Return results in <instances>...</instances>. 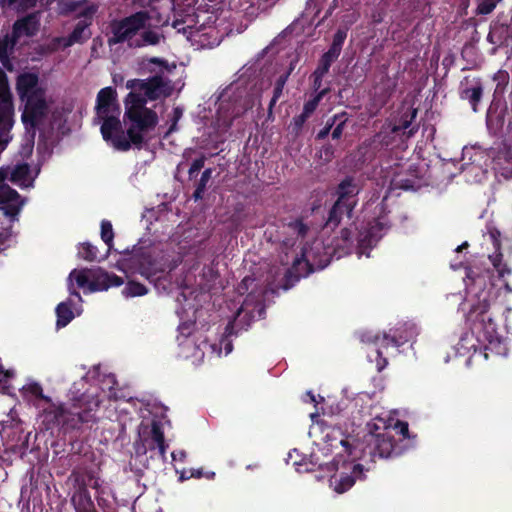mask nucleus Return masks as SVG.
Instances as JSON below:
<instances>
[{"instance_id":"1","label":"nucleus","mask_w":512,"mask_h":512,"mask_svg":"<svg viewBox=\"0 0 512 512\" xmlns=\"http://www.w3.org/2000/svg\"><path fill=\"white\" fill-rule=\"evenodd\" d=\"M170 67L160 58L143 60L142 69L154 75L148 79H132L126 82L130 90L124 100V123L120 121L121 109L117 102L116 90L105 87L98 92L96 99V121L101 124L103 139L116 150L126 151L132 146L140 147L157 124V115L145 107L148 100H157L172 94L174 87L168 74Z\"/></svg>"},{"instance_id":"2","label":"nucleus","mask_w":512,"mask_h":512,"mask_svg":"<svg viewBox=\"0 0 512 512\" xmlns=\"http://www.w3.org/2000/svg\"><path fill=\"white\" fill-rule=\"evenodd\" d=\"M392 419L386 420L384 417L374 418L372 423L368 424L369 433L365 435L364 446L359 440L348 437H334V443L331 444L337 452L334 457L335 473L330 475V487L341 494L349 490L357 480L364 476L363 467L357 463L358 459L369 454L372 457H389L394 451L393 435L391 429L406 436L408 433V424Z\"/></svg>"},{"instance_id":"3","label":"nucleus","mask_w":512,"mask_h":512,"mask_svg":"<svg viewBox=\"0 0 512 512\" xmlns=\"http://www.w3.org/2000/svg\"><path fill=\"white\" fill-rule=\"evenodd\" d=\"M470 282L466 283L467 294L470 297L471 308L467 320L483 346L484 357L488 358V352L496 356H507L508 346L506 338L499 333L496 323L489 312L491 303L496 298L493 285L486 287L489 273L472 277L467 274Z\"/></svg>"},{"instance_id":"4","label":"nucleus","mask_w":512,"mask_h":512,"mask_svg":"<svg viewBox=\"0 0 512 512\" xmlns=\"http://www.w3.org/2000/svg\"><path fill=\"white\" fill-rule=\"evenodd\" d=\"M16 92L24 105L22 123L33 138L38 127L56 120L54 100L47 94L46 83L35 72H23L17 76Z\"/></svg>"},{"instance_id":"5","label":"nucleus","mask_w":512,"mask_h":512,"mask_svg":"<svg viewBox=\"0 0 512 512\" xmlns=\"http://www.w3.org/2000/svg\"><path fill=\"white\" fill-rule=\"evenodd\" d=\"M74 283L85 293L105 291L110 287H118L123 284L120 277L109 274L100 268L95 269H74L68 277V289L70 297L56 307V326L63 328L68 325L75 316L82 313V298L74 289Z\"/></svg>"},{"instance_id":"6","label":"nucleus","mask_w":512,"mask_h":512,"mask_svg":"<svg viewBox=\"0 0 512 512\" xmlns=\"http://www.w3.org/2000/svg\"><path fill=\"white\" fill-rule=\"evenodd\" d=\"M207 298L206 294H196L189 288H184L177 296L176 312L181 319L178 326L177 344L178 355L198 365L203 361L206 338L202 332L195 329L194 321L198 313V297Z\"/></svg>"},{"instance_id":"7","label":"nucleus","mask_w":512,"mask_h":512,"mask_svg":"<svg viewBox=\"0 0 512 512\" xmlns=\"http://www.w3.org/2000/svg\"><path fill=\"white\" fill-rule=\"evenodd\" d=\"M101 400L92 393H85L78 398L67 410L61 404L46 402L47 406L42 411V421L46 429L62 427L64 429H76L81 424L95 420L94 411L99 407Z\"/></svg>"},{"instance_id":"8","label":"nucleus","mask_w":512,"mask_h":512,"mask_svg":"<svg viewBox=\"0 0 512 512\" xmlns=\"http://www.w3.org/2000/svg\"><path fill=\"white\" fill-rule=\"evenodd\" d=\"M256 102V98L244 95L243 91H238L237 87L225 88L214 104L215 114L211 120L213 132L210 133L213 141H223V135L228 131L232 120L253 108Z\"/></svg>"},{"instance_id":"9","label":"nucleus","mask_w":512,"mask_h":512,"mask_svg":"<svg viewBox=\"0 0 512 512\" xmlns=\"http://www.w3.org/2000/svg\"><path fill=\"white\" fill-rule=\"evenodd\" d=\"M351 243V232L347 228L341 231V239L335 246L325 245L322 240L316 239L311 246L303 248L301 258H295L291 269L287 272L300 278L315 270H321L329 264L333 255L338 254V257H341V251L345 252L349 249Z\"/></svg>"},{"instance_id":"10","label":"nucleus","mask_w":512,"mask_h":512,"mask_svg":"<svg viewBox=\"0 0 512 512\" xmlns=\"http://www.w3.org/2000/svg\"><path fill=\"white\" fill-rule=\"evenodd\" d=\"M149 16L146 12H137L110 25L109 45L127 43L130 47L157 45L163 36L156 30L147 28Z\"/></svg>"},{"instance_id":"11","label":"nucleus","mask_w":512,"mask_h":512,"mask_svg":"<svg viewBox=\"0 0 512 512\" xmlns=\"http://www.w3.org/2000/svg\"><path fill=\"white\" fill-rule=\"evenodd\" d=\"M418 334V329L415 324L405 323L398 328L390 330V332L378 333L366 332L361 336V341L375 346L374 358L369 354L370 361H375L377 370L382 371L388 364L385 355H389V348H398L406 342L412 340Z\"/></svg>"},{"instance_id":"12","label":"nucleus","mask_w":512,"mask_h":512,"mask_svg":"<svg viewBox=\"0 0 512 512\" xmlns=\"http://www.w3.org/2000/svg\"><path fill=\"white\" fill-rule=\"evenodd\" d=\"M9 176L10 181L16 185L30 187L37 176V172H32L27 164H18L13 169L9 167L0 168V203L6 205V215L15 217L24 202L14 189L3 183Z\"/></svg>"},{"instance_id":"13","label":"nucleus","mask_w":512,"mask_h":512,"mask_svg":"<svg viewBox=\"0 0 512 512\" xmlns=\"http://www.w3.org/2000/svg\"><path fill=\"white\" fill-rule=\"evenodd\" d=\"M127 403L134 406L136 409H139L143 418L138 430L139 441L135 444L136 453L146 454L149 450H157L159 456L162 459H165L167 445L164 441L163 421L152 420L151 423H149L146 420V415L144 414V411H148V409L145 408L142 410V402L129 400Z\"/></svg>"},{"instance_id":"14","label":"nucleus","mask_w":512,"mask_h":512,"mask_svg":"<svg viewBox=\"0 0 512 512\" xmlns=\"http://www.w3.org/2000/svg\"><path fill=\"white\" fill-rule=\"evenodd\" d=\"M264 313V307L259 299L250 293L247 298L244 300L241 307L238 309L236 316L234 317L233 322H229L225 328V337L220 341V348L217 349L215 345H211L210 348L212 352L216 353L218 356L222 355V346L225 350V355H228L232 349V343L228 339V336L234 333V328L238 327L239 329H245L250 326L251 322L256 318L262 317Z\"/></svg>"},{"instance_id":"15","label":"nucleus","mask_w":512,"mask_h":512,"mask_svg":"<svg viewBox=\"0 0 512 512\" xmlns=\"http://www.w3.org/2000/svg\"><path fill=\"white\" fill-rule=\"evenodd\" d=\"M360 185L353 178H346L338 186V199L333 205L328 220L327 228H334L344 219H351L353 210L357 204V195Z\"/></svg>"},{"instance_id":"16","label":"nucleus","mask_w":512,"mask_h":512,"mask_svg":"<svg viewBox=\"0 0 512 512\" xmlns=\"http://www.w3.org/2000/svg\"><path fill=\"white\" fill-rule=\"evenodd\" d=\"M40 25L39 13L30 14L14 24L12 36L6 35L0 38V62L7 69H12L9 55L11 54L17 40L22 36H32L36 34Z\"/></svg>"},{"instance_id":"17","label":"nucleus","mask_w":512,"mask_h":512,"mask_svg":"<svg viewBox=\"0 0 512 512\" xmlns=\"http://www.w3.org/2000/svg\"><path fill=\"white\" fill-rule=\"evenodd\" d=\"M336 434H339V432L334 431L330 442H327L322 447H320L318 452H313L309 461L305 457H302L297 449H293L288 454L287 463H291L299 472H308L313 470L314 466H318L320 469H325L327 472L332 473L331 475H333L335 473L334 459L331 463L323 462L321 461V455L328 456L329 453L334 451L335 453L337 452V450L331 446V444L334 443V437H336Z\"/></svg>"},{"instance_id":"18","label":"nucleus","mask_w":512,"mask_h":512,"mask_svg":"<svg viewBox=\"0 0 512 512\" xmlns=\"http://www.w3.org/2000/svg\"><path fill=\"white\" fill-rule=\"evenodd\" d=\"M154 253L155 249L151 247H134L129 258L123 261V265L127 266L133 272L139 273L148 280L154 281L156 274L161 271V266L154 258Z\"/></svg>"},{"instance_id":"19","label":"nucleus","mask_w":512,"mask_h":512,"mask_svg":"<svg viewBox=\"0 0 512 512\" xmlns=\"http://www.w3.org/2000/svg\"><path fill=\"white\" fill-rule=\"evenodd\" d=\"M13 116V95L7 76L4 71L0 69V153L5 149L8 143V139H4L3 136L13 126Z\"/></svg>"},{"instance_id":"20","label":"nucleus","mask_w":512,"mask_h":512,"mask_svg":"<svg viewBox=\"0 0 512 512\" xmlns=\"http://www.w3.org/2000/svg\"><path fill=\"white\" fill-rule=\"evenodd\" d=\"M490 155L480 147H464L462 160L464 161L463 172L469 182H481L485 177L487 162Z\"/></svg>"},{"instance_id":"21","label":"nucleus","mask_w":512,"mask_h":512,"mask_svg":"<svg viewBox=\"0 0 512 512\" xmlns=\"http://www.w3.org/2000/svg\"><path fill=\"white\" fill-rule=\"evenodd\" d=\"M387 230V220L385 217L375 219L373 222H368L367 226L363 228L358 234L357 238V254L359 257L365 255L370 256L368 250H371L377 242L381 239Z\"/></svg>"},{"instance_id":"22","label":"nucleus","mask_w":512,"mask_h":512,"mask_svg":"<svg viewBox=\"0 0 512 512\" xmlns=\"http://www.w3.org/2000/svg\"><path fill=\"white\" fill-rule=\"evenodd\" d=\"M486 241L490 242L494 248V252L489 254V260L497 271L499 278H504L512 274V268L503 260L501 251L502 237L500 231L493 225L488 224L483 234Z\"/></svg>"},{"instance_id":"23","label":"nucleus","mask_w":512,"mask_h":512,"mask_svg":"<svg viewBox=\"0 0 512 512\" xmlns=\"http://www.w3.org/2000/svg\"><path fill=\"white\" fill-rule=\"evenodd\" d=\"M97 10V4H89L79 11V18H81V20L76 24L70 35L66 36V45H70L71 47L75 44H82L90 38L91 32L89 27L92 24L93 16Z\"/></svg>"},{"instance_id":"24","label":"nucleus","mask_w":512,"mask_h":512,"mask_svg":"<svg viewBox=\"0 0 512 512\" xmlns=\"http://www.w3.org/2000/svg\"><path fill=\"white\" fill-rule=\"evenodd\" d=\"M195 23L194 17L192 15H188L184 19L174 20L172 26L178 33L185 35L192 45H200L204 47L207 45L204 37L210 35L214 29L209 27V31L206 32L205 30L207 28L203 26L198 27Z\"/></svg>"},{"instance_id":"25","label":"nucleus","mask_w":512,"mask_h":512,"mask_svg":"<svg viewBox=\"0 0 512 512\" xmlns=\"http://www.w3.org/2000/svg\"><path fill=\"white\" fill-rule=\"evenodd\" d=\"M493 168L504 177L512 176V121L508 125V139L492 159Z\"/></svg>"},{"instance_id":"26","label":"nucleus","mask_w":512,"mask_h":512,"mask_svg":"<svg viewBox=\"0 0 512 512\" xmlns=\"http://www.w3.org/2000/svg\"><path fill=\"white\" fill-rule=\"evenodd\" d=\"M393 184L401 189L417 190L422 185L426 184V181L424 180V175H420L419 167H411L409 170L408 177L403 178L400 175H398L393 180Z\"/></svg>"},{"instance_id":"27","label":"nucleus","mask_w":512,"mask_h":512,"mask_svg":"<svg viewBox=\"0 0 512 512\" xmlns=\"http://www.w3.org/2000/svg\"><path fill=\"white\" fill-rule=\"evenodd\" d=\"M478 349H483L482 344L475 333H473V328L470 325V331L465 332L456 346V353L464 356L469 354L471 351L476 352Z\"/></svg>"},{"instance_id":"28","label":"nucleus","mask_w":512,"mask_h":512,"mask_svg":"<svg viewBox=\"0 0 512 512\" xmlns=\"http://www.w3.org/2000/svg\"><path fill=\"white\" fill-rule=\"evenodd\" d=\"M22 396L28 401H45L49 402V397L43 394V389L41 385L36 382L29 380L21 389Z\"/></svg>"},{"instance_id":"29","label":"nucleus","mask_w":512,"mask_h":512,"mask_svg":"<svg viewBox=\"0 0 512 512\" xmlns=\"http://www.w3.org/2000/svg\"><path fill=\"white\" fill-rule=\"evenodd\" d=\"M92 4L87 0L74 1V0H61L58 2V11L60 14L76 13L79 17V11L84 9L86 5Z\"/></svg>"},{"instance_id":"30","label":"nucleus","mask_w":512,"mask_h":512,"mask_svg":"<svg viewBox=\"0 0 512 512\" xmlns=\"http://www.w3.org/2000/svg\"><path fill=\"white\" fill-rule=\"evenodd\" d=\"M415 116L416 110L407 111L405 113V118L403 119V121L400 124L393 126L391 132L398 134L400 131H402L403 134H406V137H410L413 134V129H410L408 132L406 130L410 127L411 122L415 118Z\"/></svg>"},{"instance_id":"31","label":"nucleus","mask_w":512,"mask_h":512,"mask_svg":"<svg viewBox=\"0 0 512 512\" xmlns=\"http://www.w3.org/2000/svg\"><path fill=\"white\" fill-rule=\"evenodd\" d=\"M147 292L148 290L144 285L133 281L128 282L122 291L123 295L127 298L143 296Z\"/></svg>"},{"instance_id":"32","label":"nucleus","mask_w":512,"mask_h":512,"mask_svg":"<svg viewBox=\"0 0 512 512\" xmlns=\"http://www.w3.org/2000/svg\"><path fill=\"white\" fill-rule=\"evenodd\" d=\"M289 74H290V71H288L287 73L281 75L277 79L275 87H274L273 97H272V99L270 101V104H269V114L272 113V108L274 107V105L276 104L277 100L282 95L283 88H284V86L286 84V81H287V79L289 77Z\"/></svg>"},{"instance_id":"33","label":"nucleus","mask_w":512,"mask_h":512,"mask_svg":"<svg viewBox=\"0 0 512 512\" xmlns=\"http://www.w3.org/2000/svg\"><path fill=\"white\" fill-rule=\"evenodd\" d=\"M482 96V87L477 84L473 87L467 88L464 91V97L467 98L473 106V110L476 111V104L480 101Z\"/></svg>"},{"instance_id":"34","label":"nucleus","mask_w":512,"mask_h":512,"mask_svg":"<svg viewBox=\"0 0 512 512\" xmlns=\"http://www.w3.org/2000/svg\"><path fill=\"white\" fill-rule=\"evenodd\" d=\"M101 238L110 249L113 243L114 233L111 222L107 220L101 222Z\"/></svg>"},{"instance_id":"35","label":"nucleus","mask_w":512,"mask_h":512,"mask_svg":"<svg viewBox=\"0 0 512 512\" xmlns=\"http://www.w3.org/2000/svg\"><path fill=\"white\" fill-rule=\"evenodd\" d=\"M78 256L87 261H94L97 257V249L89 243L81 244L78 248Z\"/></svg>"},{"instance_id":"36","label":"nucleus","mask_w":512,"mask_h":512,"mask_svg":"<svg viewBox=\"0 0 512 512\" xmlns=\"http://www.w3.org/2000/svg\"><path fill=\"white\" fill-rule=\"evenodd\" d=\"M65 40L66 36L54 37L45 45V50L49 53H52L60 49H66L70 47V45L65 44Z\"/></svg>"},{"instance_id":"37","label":"nucleus","mask_w":512,"mask_h":512,"mask_svg":"<svg viewBox=\"0 0 512 512\" xmlns=\"http://www.w3.org/2000/svg\"><path fill=\"white\" fill-rule=\"evenodd\" d=\"M326 91H327L326 89L321 90L320 92L317 93V95L312 100L305 103L302 113H304L305 115H307L309 117L317 108L319 102L321 101L323 96L326 94Z\"/></svg>"},{"instance_id":"38","label":"nucleus","mask_w":512,"mask_h":512,"mask_svg":"<svg viewBox=\"0 0 512 512\" xmlns=\"http://www.w3.org/2000/svg\"><path fill=\"white\" fill-rule=\"evenodd\" d=\"M15 376V371L12 369H5L0 363V391H5L10 380Z\"/></svg>"},{"instance_id":"39","label":"nucleus","mask_w":512,"mask_h":512,"mask_svg":"<svg viewBox=\"0 0 512 512\" xmlns=\"http://www.w3.org/2000/svg\"><path fill=\"white\" fill-rule=\"evenodd\" d=\"M346 120H347V118H346L345 114L335 115L333 117L331 125L332 126L335 125V128L332 131V137L334 139H338L342 135L343 126H344Z\"/></svg>"},{"instance_id":"40","label":"nucleus","mask_w":512,"mask_h":512,"mask_svg":"<svg viewBox=\"0 0 512 512\" xmlns=\"http://www.w3.org/2000/svg\"><path fill=\"white\" fill-rule=\"evenodd\" d=\"M499 0H477V13L486 15L491 13Z\"/></svg>"},{"instance_id":"41","label":"nucleus","mask_w":512,"mask_h":512,"mask_svg":"<svg viewBox=\"0 0 512 512\" xmlns=\"http://www.w3.org/2000/svg\"><path fill=\"white\" fill-rule=\"evenodd\" d=\"M333 62L334 60L330 59L328 56L324 54L320 60L317 69L314 71V75H317V78H323L324 75L328 72Z\"/></svg>"},{"instance_id":"42","label":"nucleus","mask_w":512,"mask_h":512,"mask_svg":"<svg viewBox=\"0 0 512 512\" xmlns=\"http://www.w3.org/2000/svg\"><path fill=\"white\" fill-rule=\"evenodd\" d=\"M116 381H115V378L114 376H107L104 380V387H102V390L103 392H105V387L108 388V392H107V396L109 399H114V400H118L119 399V396L118 394L114 391V388H113V385H115Z\"/></svg>"},{"instance_id":"43","label":"nucleus","mask_w":512,"mask_h":512,"mask_svg":"<svg viewBox=\"0 0 512 512\" xmlns=\"http://www.w3.org/2000/svg\"><path fill=\"white\" fill-rule=\"evenodd\" d=\"M204 162H205V158L204 157H200L198 159H195L191 165V167L189 168V176L190 177H193L196 173H198V171L204 166Z\"/></svg>"},{"instance_id":"44","label":"nucleus","mask_w":512,"mask_h":512,"mask_svg":"<svg viewBox=\"0 0 512 512\" xmlns=\"http://www.w3.org/2000/svg\"><path fill=\"white\" fill-rule=\"evenodd\" d=\"M307 119H308V116L305 115L304 113H301L300 115L294 117L293 122H292V124L294 126V130L299 131Z\"/></svg>"},{"instance_id":"45","label":"nucleus","mask_w":512,"mask_h":512,"mask_svg":"<svg viewBox=\"0 0 512 512\" xmlns=\"http://www.w3.org/2000/svg\"><path fill=\"white\" fill-rule=\"evenodd\" d=\"M254 282H255V279H254V278H252V277H245V278L242 280V282H241V284L239 285V287H238V291H239V293H241V294H242V293H244V292L248 291L249 287H250V286H252V285L254 284Z\"/></svg>"},{"instance_id":"46","label":"nucleus","mask_w":512,"mask_h":512,"mask_svg":"<svg viewBox=\"0 0 512 512\" xmlns=\"http://www.w3.org/2000/svg\"><path fill=\"white\" fill-rule=\"evenodd\" d=\"M345 38H346V32L342 31V30H338L336 32V34L334 35L332 44L342 48Z\"/></svg>"},{"instance_id":"47","label":"nucleus","mask_w":512,"mask_h":512,"mask_svg":"<svg viewBox=\"0 0 512 512\" xmlns=\"http://www.w3.org/2000/svg\"><path fill=\"white\" fill-rule=\"evenodd\" d=\"M341 52V47L336 45H331L330 49L325 53L332 60H336Z\"/></svg>"},{"instance_id":"48","label":"nucleus","mask_w":512,"mask_h":512,"mask_svg":"<svg viewBox=\"0 0 512 512\" xmlns=\"http://www.w3.org/2000/svg\"><path fill=\"white\" fill-rule=\"evenodd\" d=\"M212 170L210 168L206 169L201 176L199 185L202 187H206L207 182L211 178Z\"/></svg>"},{"instance_id":"49","label":"nucleus","mask_w":512,"mask_h":512,"mask_svg":"<svg viewBox=\"0 0 512 512\" xmlns=\"http://www.w3.org/2000/svg\"><path fill=\"white\" fill-rule=\"evenodd\" d=\"M173 461H184L186 453L183 450L174 451L171 454Z\"/></svg>"},{"instance_id":"50","label":"nucleus","mask_w":512,"mask_h":512,"mask_svg":"<svg viewBox=\"0 0 512 512\" xmlns=\"http://www.w3.org/2000/svg\"><path fill=\"white\" fill-rule=\"evenodd\" d=\"M204 191H205V188L200 186V185H198L197 189L194 192L195 199L196 200L200 199L202 197V194L204 193Z\"/></svg>"},{"instance_id":"51","label":"nucleus","mask_w":512,"mask_h":512,"mask_svg":"<svg viewBox=\"0 0 512 512\" xmlns=\"http://www.w3.org/2000/svg\"><path fill=\"white\" fill-rule=\"evenodd\" d=\"M331 127H332V125L330 123H327V126L322 131H320L318 136L320 138L325 137L329 133V130L331 129Z\"/></svg>"},{"instance_id":"52","label":"nucleus","mask_w":512,"mask_h":512,"mask_svg":"<svg viewBox=\"0 0 512 512\" xmlns=\"http://www.w3.org/2000/svg\"><path fill=\"white\" fill-rule=\"evenodd\" d=\"M313 76H314V84H313V86H314V88L316 90H318L321 87L322 78H317V75H314V74H313Z\"/></svg>"},{"instance_id":"53","label":"nucleus","mask_w":512,"mask_h":512,"mask_svg":"<svg viewBox=\"0 0 512 512\" xmlns=\"http://www.w3.org/2000/svg\"><path fill=\"white\" fill-rule=\"evenodd\" d=\"M294 228L298 230L299 234H304L305 232V226L301 222H296Z\"/></svg>"},{"instance_id":"54","label":"nucleus","mask_w":512,"mask_h":512,"mask_svg":"<svg viewBox=\"0 0 512 512\" xmlns=\"http://www.w3.org/2000/svg\"><path fill=\"white\" fill-rule=\"evenodd\" d=\"M495 36H496V32L495 31H491L488 36H487V39L489 42L495 44L497 43V41L495 40Z\"/></svg>"},{"instance_id":"55","label":"nucleus","mask_w":512,"mask_h":512,"mask_svg":"<svg viewBox=\"0 0 512 512\" xmlns=\"http://www.w3.org/2000/svg\"><path fill=\"white\" fill-rule=\"evenodd\" d=\"M203 473L201 470H192L190 476L200 478L202 477Z\"/></svg>"},{"instance_id":"56","label":"nucleus","mask_w":512,"mask_h":512,"mask_svg":"<svg viewBox=\"0 0 512 512\" xmlns=\"http://www.w3.org/2000/svg\"><path fill=\"white\" fill-rule=\"evenodd\" d=\"M504 288L508 293H512V287L507 282L504 283Z\"/></svg>"},{"instance_id":"57","label":"nucleus","mask_w":512,"mask_h":512,"mask_svg":"<svg viewBox=\"0 0 512 512\" xmlns=\"http://www.w3.org/2000/svg\"><path fill=\"white\" fill-rule=\"evenodd\" d=\"M161 283H162V280H161V278H160V277H158V278L156 279L155 286L159 289V287H160Z\"/></svg>"},{"instance_id":"58","label":"nucleus","mask_w":512,"mask_h":512,"mask_svg":"<svg viewBox=\"0 0 512 512\" xmlns=\"http://www.w3.org/2000/svg\"><path fill=\"white\" fill-rule=\"evenodd\" d=\"M190 477H191L190 475L189 476H185L184 473H182L181 476H180V480L183 481V480L188 479Z\"/></svg>"},{"instance_id":"59","label":"nucleus","mask_w":512,"mask_h":512,"mask_svg":"<svg viewBox=\"0 0 512 512\" xmlns=\"http://www.w3.org/2000/svg\"><path fill=\"white\" fill-rule=\"evenodd\" d=\"M214 476H215L214 472H210V473L206 474L207 478H213Z\"/></svg>"},{"instance_id":"60","label":"nucleus","mask_w":512,"mask_h":512,"mask_svg":"<svg viewBox=\"0 0 512 512\" xmlns=\"http://www.w3.org/2000/svg\"><path fill=\"white\" fill-rule=\"evenodd\" d=\"M466 245H467V244L465 243V244H463V245H461V246H458V247H457V249H456V251H457V252H459V251H460L464 246H466Z\"/></svg>"},{"instance_id":"61","label":"nucleus","mask_w":512,"mask_h":512,"mask_svg":"<svg viewBox=\"0 0 512 512\" xmlns=\"http://www.w3.org/2000/svg\"><path fill=\"white\" fill-rule=\"evenodd\" d=\"M309 396H310V398H311V401H313V402H314V401H315V396H314V395H311L310 393H309Z\"/></svg>"}]
</instances>
